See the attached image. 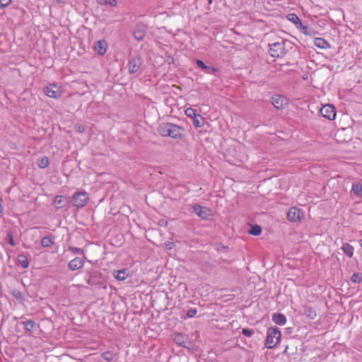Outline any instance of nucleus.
<instances>
[{
  "mask_svg": "<svg viewBox=\"0 0 362 362\" xmlns=\"http://www.w3.org/2000/svg\"><path fill=\"white\" fill-rule=\"evenodd\" d=\"M158 132L162 136H169L173 139H182L185 135L182 127L170 122L160 124Z\"/></svg>",
  "mask_w": 362,
  "mask_h": 362,
  "instance_id": "obj_1",
  "label": "nucleus"
},
{
  "mask_svg": "<svg viewBox=\"0 0 362 362\" xmlns=\"http://www.w3.org/2000/svg\"><path fill=\"white\" fill-rule=\"evenodd\" d=\"M281 338V332L280 330L276 327H270L267 331L264 345L269 349H275L279 344Z\"/></svg>",
  "mask_w": 362,
  "mask_h": 362,
  "instance_id": "obj_2",
  "label": "nucleus"
},
{
  "mask_svg": "<svg viewBox=\"0 0 362 362\" xmlns=\"http://www.w3.org/2000/svg\"><path fill=\"white\" fill-rule=\"evenodd\" d=\"M45 94L52 98L58 99L62 95L61 88L55 83H50L43 88Z\"/></svg>",
  "mask_w": 362,
  "mask_h": 362,
  "instance_id": "obj_3",
  "label": "nucleus"
},
{
  "mask_svg": "<svg viewBox=\"0 0 362 362\" xmlns=\"http://www.w3.org/2000/svg\"><path fill=\"white\" fill-rule=\"evenodd\" d=\"M72 199L73 205L76 208L80 209L86 206L89 200V197L88 193L86 192H76L73 195Z\"/></svg>",
  "mask_w": 362,
  "mask_h": 362,
  "instance_id": "obj_4",
  "label": "nucleus"
},
{
  "mask_svg": "<svg viewBox=\"0 0 362 362\" xmlns=\"http://www.w3.org/2000/svg\"><path fill=\"white\" fill-rule=\"evenodd\" d=\"M269 54L272 57L279 58L284 54V44L283 42H274L269 45Z\"/></svg>",
  "mask_w": 362,
  "mask_h": 362,
  "instance_id": "obj_5",
  "label": "nucleus"
},
{
  "mask_svg": "<svg viewBox=\"0 0 362 362\" xmlns=\"http://www.w3.org/2000/svg\"><path fill=\"white\" fill-rule=\"evenodd\" d=\"M193 212H194L199 217L203 219H206L212 215L211 210L206 207L198 204L192 206Z\"/></svg>",
  "mask_w": 362,
  "mask_h": 362,
  "instance_id": "obj_6",
  "label": "nucleus"
},
{
  "mask_svg": "<svg viewBox=\"0 0 362 362\" xmlns=\"http://www.w3.org/2000/svg\"><path fill=\"white\" fill-rule=\"evenodd\" d=\"M321 115L329 120H333L336 117L335 107L329 104L322 106L320 110Z\"/></svg>",
  "mask_w": 362,
  "mask_h": 362,
  "instance_id": "obj_7",
  "label": "nucleus"
},
{
  "mask_svg": "<svg viewBox=\"0 0 362 362\" xmlns=\"http://www.w3.org/2000/svg\"><path fill=\"white\" fill-rule=\"evenodd\" d=\"M272 103L276 109H283L288 104V99L281 95H276L272 98Z\"/></svg>",
  "mask_w": 362,
  "mask_h": 362,
  "instance_id": "obj_8",
  "label": "nucleus"
},
{
  "mask_svg": "<svg viewBox=\"0 0 362 362\" xmlns=\"http://www.w3.org/2000/svg\"><path fill=\"white\" fill-rule=\"evenodd\" d=\"M303 216V214L301 210L296 207H291L287 213L288 219L293 222L300 221Z\"/></svg>",
  "mask_w": 362,
  "mask_h": 362,
  "instance_id": "obj_9",
  "label": "nucleus"
},
{
  "mask_svg": "<svg viewBox=\"0 0 362 362\" xmlns=\"http://www.w3.org/2000/svg\"><path fill=\"white\" fill-rule=\"evenodd\" d=\"M173 341L176 344L185 348H189L190 345V342L188 340L187 337L180 333H176L174 334Z\"/></svg>",
  "mask_w": 362,
  "mask_h": 362,
  "instance_id": "obj_10",
  "label": "nucleus"
},
{
  "mask_svg": "<svg viewBox=\"0 0 362 362\" xmlns=\"http://www.w3.org/2000/svg\"><path fill=\"white\" fill-rule=\"evenodd\" d=\"M141 65V59L140 57L131 58L128 62V70L130 74L137 72Z\"/></svg>",
  "mask_w": 362,
  "mask_h": 362,
  "instance_id": "obj_11",
  "label": "nucleus"
},
{
  "mask_svg": "<svg viewBox=\"0 0 362 362\" xmlns=\"http://www.w3.org/2000/svg\"><path fill=\"white\" fill-rule=\"evenodd\" d=\"M146 33V27L143 24H137L133 31L134 37L138 40H142Z\"/></svg>",
  "mask_w": 362,
  "mask_h": 362,
  "instance_id": "obj_12",
  "label": "nucleus"
},
{
  "mask_svg": "<svg viewBox=\"0 0 362 362\" xmlns=\"http://www.w3.org/2000/svg\"><path fill=\"white\" fill-rule=\"evenodd\" d=\"M107 49V42L104 40H99L95 43L94 50L101 56L106 53Z\"/></svg>",
  "mask_w": 362,
  "mask_h": 362,
  "instance_id": "obj_13",
  "label": "nucleus"
},
{
  "mask_svg": "<svg viewBox=\"0 0 362 362\" xmlns=\"http://www.w3.org/2000/svg\"><path fill=\"white\" fill-rule=\"evenodd\" d=\"M84 265L83 260L80 257H75L68 263V268L71 271H76L81 269Z\"/></svg>",
  "mask_w": 362,
  "mask_h": 362,
  "instance_id": "obj_14",
  "label": "nucleus"
},
{
  "mask_svg": "<svg viewBox=\"0 0 362 362\" xmlns=\"http://www.w3.org/2000/svg\"><path fill=\"white\" fill-rule=\"evenodd\" d=\"M195 62L197 66L204 71L206 74H215L218 71L216 68L206 65L204 62L200 59H197Z\"/></svg>",
  "mask_w": 362,
  "mask_h": 362,
  "instance_id": "obj_15",
  "label": "nucleus"
},
{
  "mask_svg": "<svg viewBox=\"0 0 362 362\" xmlns=\"http://www.w3.org/2000/svg\"><path fill=\"white\" fill-rule=\"evenodd\" d=\"M272 321L278 325H284L286 323V317L282 313H274L272 315Z\"/></svg>",
  "mask_w": 362,
  "mask_h": 362,
  "instance_id": "obj_16",
  "label": "nucleus"
},
{
  "mask_svg": "<svg viewBox=\"0 0 362 362\" xmlns=\"http://www.w3.org/2000/svg\"><path fill=\"white\" fill-rule=\"evenodd\" d=\"M303 314L306 317H308L312 320L315 319L317 315V313H316V311L315 310V309L309 305H305L303 306Z\"/></svg>",
  "mask_w": 362,
  "mask_h": 362,
  "instance_id": "obj_17",
  "label": "nucleus"
},
{
  "mask_svg": "<svg viewBox=\"0 0 362 362\" xmlns=\"http://www.w3.org/2000/svg\"><path fill=\"white\" fill-rule=\"evenodd\" d=\"M314 45L320 49H327L330 47V45L327 41L321 37H316L314 40Z\"/></svg>",
  "mask_w": 362,
  "mask_h": 362,
  "instance_id": "obj_18",
  "label": "nucleus"
},
{
  "mask_svg": "<svg viewBox=\"0 0 362 362\" xmlns=\"http://www.w3.org/2000/svg\"><path fill=\"white\" fill-rule=\"evenodd\" d=\"M287 18L290 21L293 22L298 28H300L303 30L306 29V27L303 25L300 18L296 14L290 13L288 15Z\"/></svg>",
  "mask_w": 362,
  "mask_h": 362,
  "instance_id": "obj_19",
  "label": "nucleus"
},
{
  "mask_svg": "<svg viewBox=\"0 0 362 362\" xmlns=\"http://www.w3.org/2000/svg\"><path fill=\"white\" fill-rule=\"evenodd\" d=\"M54 203L57 208L61 209L66 206L67 199L66 197L58 195L55 197Z\"/></svg>",
  "mask_w": 362,
  "mask_h": 362,
  "instance_id": "obj_20",
  "label": "nucleus"
},
{
  "mask_svg": "<svg viewBox=\"0 0 362 362\" xmlns=\"http://www.w3.org/2000/svg\"><path fill=\"white\" fill-rule=\"evenodd\" d=\"M18 264L21 266L23 269H26L29 266L28 257L24 254H21L17 257Z\"/></svg>",
  "mask_w": 362,
  "mask_h": 362,
  "instance_id": "obj_21",
  "label": "nucleus"
},
{
  "mask_svg": "<svg viewBox=\"0 0 362 362\" xmlns=\"http://www.w3.org/2000/svg\"><path fill=\"white\" fill-rule=\"evenodd\" d=\"M54 243V238L51 236H45L41 240V245L43 247H49Z\"/></svg>",
  "mask_w": 362,
  "mask_h": 362,
  "instance_id": "obj_22",
  "label": "nucleus"
},
{
  "mask_svg": "<svg viewBox=\"0 0 362 362\" xmlns=\"http://www.w3.org/2000/svg\"><path fill=\"white\" fill-rule=\"evenodd\" d=\"M341 250L348 257H351L354 253V247L349 243H344L341 246Z\"/></svg>",
  "mask_w": 362,
  "mask_h": 362,
  "instance_id": "obj_23",
  "label": "nucleus"
},
{
  "mask_svg": "<svg viewBox=\"0 0 362 362\" xmlns=\"http://www.w3.org/2000/svg\"><path fill=\"white\" fill-rule=\"evenodd\" d=\"M128 276L127 273V269H121L116 272V274L115 275V278L119 281H124Z\"/></svg>",
  "mask_w": 362,
  "mask_h": 362,
  "instance_id": "obj_24",
  "label": "nucleus"
},
{
  "mask_svg": "<svg viewBox=\"0 0 362 362\" xmlns=\"http://www.w3.org/2000/svg\"><path fill=\"white\" fill-rule=\"evenodd\" d=\"M37 165L40 168H45L49 165V159L46 156H43L38 159Z\"/></svg>",
  "mask_w": 362,
  "mask_h": 362,
  "instance_id": "obj_25",
  "label": "nucleus"
},
{
  "mask_svg": "<svg viewBox=\"0 0 362 362\" xmlns=\"http://www.w3.org/2000/svg\"><path fill=\"white\" fill-rule=\"evenodd\" d=\"M26 331L31 332L35 327V322L33 320H26L22 322Z\"/></svg>",
  "mask_w": 362,
  "mask_h": 362,
  "instance_id": "obj_26",
  "label": "nucleus"
},
{
  "mask_svg": "<svg viewBox=\"0 0 362 362\" xmlns=\"http://www.w3.org/2000/svg\"><path fill=\"white\" fill-rule=\"evenodd\" d=\"M354 194L359 196L362 192V184L356 183L354 184L351 189Z\"/></svg>",
  "mask_w": 362,
  "mask_h": 362,
  "instance_id": "obj_27",
  "label": "nucleus"
},
{
  "mask_svg": "<svg viewBox=\"0 0 362 362\" xmlns=\"http://www.w3.org/2000/svg\"><path fill=\"white\" fill-rule=\"evenodd\" d=\"M262 232V228L258 225L252 226L249 230V233L252 235H259Z\"/></svg>",
  "mask_w": 362,
  "mask_h": 362,
  "instance_id": "obj_28",
  "label": "nucleus"
},
{
  "mask_svg": "<svg viewBox=\"0 0 362 362\" xmlns=\"http://www.w3.org/2000/svg\"><path fill=\"white\" fill-rule=\"evenodd\" d=\"M97 2L101 5L110 6H115L117 5L116 0H96Z\"/></svg>",
  "mask_w": 362,
  "mask_h": 362,
  "instance_id": "obj_29",
  "label": "nucleus"
},
{
  "mask_svg": "<svg viewBox=\"0 0 362 362\" xmlns=\"http://www.w3.org/2000/svg\"><path fill=\"white\" fill-rule=\"evenodd\" d=\"M102 357L107 361H111L114 359L115 355L111 351H106L102 354Z\"/></svg>",
  "mask_w": 362,
  "mask_h": 362,
  "instance_id": "obj_30",
  "label": "nucleus"
},
{
  "mask_svg": "<svg viewBox=\"0 0 362 362\" xmlns=\"http://www.w3.org/2000/svg\"><path fill=\"white\" fill-rule=\"evenodd\" d=\"M351 280L354 283H359L362 281V274L361 273H354L351 276Z\"/></svg>",
  "mask_w": 362,
  "mask_h": 362,
  "instance_id": "obj_31",
  "label": "nucleus"
},
{
  "mask_svg": "<svg viewBox=\"0 0 362 362\" xmlns=\"http://www.w3.org/2000/svg\"><path fill=\"white\" fill-rule=\"evenodd\" d=\"M254 332H255L254 330L250 329H242V334L247 337H252L253 335Z\"/></svg>",
  "mask_w": 362,
  "mask_h": 362,
  "instance_id": "obj_32",
  "label": "nucleus"
},
{
  "mask_svg": "<svg viewBox=\"0 0 362 362\" xmlns=\"http://www.w3.org/2000/svg\"><path fill=\"white\" fill-rule=\"evenodd\" d=\"M69 250L74 254H83V249L79 248V247H70L69 248Z\"/></svg>",
  "mask_w": 362,
  "mask_h": 362,
  "instance_id": "obj_33",
  "label": "nucleus"
},
{
  "mask_svg": "<svg viewBox=\"0 0 362 362\" xmlns=\"http://www.w3.org/2000/svg\"><path fill=\"white\" fill-rule=\"evenodd\" d=\"M11 3V0H0V8H4Z\"/></svg>",
  "mask_w": 362,
  "mask_h": 362,
  "instance_id": "obj_34",
  "label": "nucleus"
},
{
  "mask_svg": "<svg viewBox=\"0 0 362 362\" xmlns=\"http://www.w3.org/2000/svg\"><path fill=\"white\" fill-rule=\"evenodd\" d=\"M196 314L197 310L195 308H191L187 312V316L190 318L194 317Z\"/></svg>",
  "mask_w": 362,
  "mask_h": 362,
  "instance_id": "obj_35",
  "label": "nucleus"
},
{
  "mask_svg": "<svg viewBox=\"0 0 362 362\" xmlns=\"http://www.w3.org/2000/svg\"><path fill=\"white\" fill-rule=\"evenodd\" d=\"M185 114L190 117H192L194 116H196L195 112L192 108H187L185 110Z\"/></svg>",
  "mask_w": 362,
  "mask_h": 362,
  "instance_id": "obj_36",
  "label": "nucleus"
},
{
  "mask_svg": "<svg viewBox=\"0 0 362 362\" xmlns=\"http://www.w3.org/2000/svg\"><path fill=\"white\" fill-rule=\"evenodd\" d=\"M7 240L11 245L14 246L16 245L12 233H10L7 235Z\"/></svg>",
  "mask_w": 362,
  "mask_h": 362,
  "instance_id": "obj_37",
  "label": "nucleus"
},
{
  "mask_svg": "<svg viewBox=\"0 0 362 362\" xmlns=\"http://www.w3.org/2000/svg\"><path fill=\"white\" fill-rule=\"evenodd\" d=\"M74 128L79 133H83L85 131L83 126H82L81 124H76L74 126Z\"/></svg>",
  "mask_w": 362,
  "mask_h": 362,
  "instance_id": "obj_38",
  "label": "nucleus"
},
{
  "mask_svg": "<svg viewBox=\"0 0 362 362\" xmlns=\"http://www.w3.org/2000/svg\"><path fill=\"white\" fill-rule=\"evenodd\" d=\"M193 124L195 127H200L202 126V123L200 122V121H199L198 119H194V121H193Z\"/></svg>",
  "mask_w": 362,
  "mask_h": 362,
  "instance_id": "obj_39",
  "label": "nucleus"
},
{
  "mask_svg": "<svg viewBox=\"0 0 362 362\" xmlns=\"http://www.w3.org/2000/svg\"><path fill=\"white\" fill-rule=\"evenodd\" d=\"M3 211V200L0 198V214Z\"/></svg>",
  "mask_w": 362,
  "mask_h": 362,
  "instance_id": "obj_40",
  "label": "nucleus"
},
{
  "mask_svg": "<svg viewBox=\"0 0 362 362\" xmlns=\"http://www.w3.org/2000/svg\"><path fill=\"white\" fill-rule=\"evenodd\" d=\"M167 247L168 249H172L173 247V243H168Z\"/></svg>",
  "mask_w": 362,
  "mask_h": 362,
  "instance_id": "obj_41",
  "label": "nucleus"
},
{
  "mask_svg": "<svg viewBox=\"0 0 362 362\" xmlns=\"http://www.w3.org/2000/svg\"><path fill=\"white\" fill-rule=\"evenodd\" d=\"M360 245L362 247V240L360 241Z\"/></svg>",
  "mask_w": 362,
  "mask_h": 362,
  "instance_id": "obj_42",
  "label": "nucleus"
},
{
  "mask_svg": "<svg viewBox=\"0 0 362 362\" xmlns=\"http://www.w3.org/2000/svg\"><path fill=\"white\" fill-rule=\"evenodd\" d=\"M212 2V0H209V3L211 4Z\"/></svg>",
  "mask_w": 362,
  "mask_h": 362,
  "instance_id": "obj_43",
  "label": "nucleus"
},
{
  "mask_svg": "<svg viewBox=\"0 0 362 362\" xmlns=\"http://www.w3.org/2000/svg\"><path fill=\"white\" fill-rule=\"evenodd\" d=\"M57 2H61V0H57Z\"/></svg>",
  "mask_w": 362,
  "mask_h": 362,
  "instance_id": "obj_44",
  "label": "nucleus"
}]
</instances>
